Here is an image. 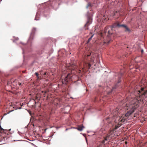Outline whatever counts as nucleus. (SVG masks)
I'll use <instances>...</instances> for the list:
<instances>
[{
  "label": "nucleus",
  "instance_id": "2",
  "mask_svg": "<svg viewBox=\"0 0 147 147\" xmlns=\"http://www.w3.org/2000/svg\"><path fill=\"white\" fill-rule=\"evenodd\" d=\"M115 134L113 133V132L111 131L108 135L105 138V140H110L114 136Z\"/></svg>",
  "mask_w": 147,
  "mask_h": 147
},
{
  "label": "nucleus",
  "instance_id": "15",
  "mask_svg": "<svg viewBox=\"0 0 147 147\" xmlns=\"http://www.w3.org/2000/svg\"><path fill=\"white\" fill-rule=\"evenodd\" d=\"M0 129H1V130H2V131H3L4 130V129L3 128H2L1 127V126H0Z\"/></svg>",
  "mask_w": 147,
  "mask_h": 147
},
{
  "label": "nucleus",
  "instance_id": "8",
  "mask_svg": "<svg viewBox=\"0 0 147 147\" xmlns=\"http://www.w3.org/2000/svg\"><path fill=\"white\" fill-rule=\"evenodd\" d=\"M92 5L90 3H88L87 6H86V8L88 9L89 7H92Z\"/></svg>",
  "mask_w": 147,
  "mask_h": 147
},
{
  "label": "nucleus",
  "instance_id": "1",
  "mask_svg": "<svg viewBox=\"0 0 147 147\" xmlns=\"http://www.w3.org/2000/svg\"><path fill=\"white\" fill-rule=\"evenodd\" d=\"M144 88H141L140 90H136L134 93L137 94L135 98L131 100L130 104L132 105L131 109L125 114V116L128 117L131 115L139 107V102L141 100L142 98H147V90L143 91Z\"/></svg>",
  "mask_w": 147,
  "mask_h": 147
},
{
  "label": "nucleus",
  "instance_id": "20",
  "mask_svg": "<svg viewBox=\"0 0 147 147\" xmlns=\"http://www.w3.org/2000/svg\"><path fill=\"white\" fill-rule=\"evenodd\" d=\"M105 143V141L104 140H103L102 141V143L104 144V143Z\"/></svg>",
  "mask_w": 147,
  "mask_h": 147
},
{
  "label": "nucleus",
  "instance_id": "12",
  "mask_svg": "<svg viewBox=\"0 0 147 147\" xmlns=\"http://www.w3.org/2000/svg\"><path fill=\"white\" fill-rule=\"evenodd\" d=\"M122 75V74L121 73H120L119 74V78L120 79L121 78V76Z\"/></svg>",
  "mask_w": 147,
  "mask_h": 147
},
{
  "label": "nucleus",
  "instance_id": "16",
  "mask_svg": "<svg viewBox=\"0 0 147 147\" xmlns=\"http://www.w3.org/2000/svg\"><path fill=\"white\" fill-rule=\"evenodd\" d=\"M14 110H11V111H10L8 113H7V114H6V115H7V114H9V113H10V112L13 111Z\"/></svg>",
  "mask_w": 147,
  "mask_h": 147
},
{
  "label": "nucleus",
  "instance_id": "5",
  "mask_svg": "<svg viewBox=\"0 0 147 147\" xmlns=\"http://www.w3.org/2000/svg\"><path fill=\"white\" fill-rule=\"evenodd\" d=\"M126 25L125 24H117V26L119 28L122 27L124 28Z\"/></svg>",
  "mask_w": 147,
  "mask_h": 147
},
{
  "label": "nucleus",
  "instance_id": "4",
  "mask_svg": "<svg viewBox=\"0 0 147 147\" xmlns=\"http://www.w3.org/2000/svg\"><path fill=\"white\" fill-rule=\"evenodd\" d=\"M84 128V126L82 125H78L77 127L76 128L78 130L81 131H82L83 128Z\"/></svg>",
  "mask_w": 147,
  "mask_h": 147
},
{
  "label": "nucleus",
  "instance_id": "17",
  "mask_svg": "<svg viewBox=\"0 0 147 147\" xmlns=\"http://www.w3.org/2000/svg\"><path fill=\"white\" fill-rule=\"evenodd\" d=\"M88 66H89V68H90L91 66V64L89 63L88 64Z\"/></svg>",
  "mask_w": 147,
  "mask_h": 147
},
{
  "label": "nucleus",
  "instance_id": "25",
  "mask_svg": "<svg viewBox=\"0 0 147 147\" xmlns=\"http://www.w3.org/2000/svg\"><path fill=\"white\" fill-rule=\"evenodd\" d=\"M9 130V131H11V129H10Z\"/></svg>",
  "mask_w": 147,
  "mask_h": 147
},
{
  "label": "nucleus",
  "instance_id": "3",
  "mask_svg": "<svg viewBox=\"0 0 147 147\" xmlns=\"http://www.w3.org/2000/svg\"><path fill=\"white\" fill-rule=\"evenodd\" d=\"M87 18L88 21L87 22V24L89 23V24H91L92 23V18L91 16H90L89 12H88L87 13Z\"/></svg>",
  "mask_w": 147,
  "mask_h": 147
},
{
  "label": "nucleus",
  "instance_id": "10",
  "mask_svg": "<svg viewBox=\"0 0 147 147\" xmlns=\"http://www.w3.org/2000/svg\"><path fill=\"white\" fill-rule=\"evenodd\" d=\"M116 26H117V24H114L112 25V26L111 27V30H112L113 28H115Z\"/></svg>",
  "mask_w": 147,
  "mask_h": 147
},
{
  "label": "nucleus",
  "instance_id": "21",
  "mask_svg": "<svg viewBox=\"0 0 147 147\" xmlns=\"http://www.w3.org/2000/svg\"><path fill=\"white\" fill-rule=\"evenodd\" d=\"M18 84L19 85H21V83H18Z\"/></svg>",
  "mask_w": 147,
  "mask_h": 147
},
{
  "label": "nucleus",
  "instance_id": "19",
  "mask_svg": "<svg viewBox=\"0 0 147 147\" xmlns=\"http://www.w3.org/2000/svg\"><path fill=\"white\" fill-rule=\"evenodd\" d=\"M21 107H20V108H16V109H21Z\"/></svg>",
  "mask_w": 147,
  "mask_h": 147
},
{
  "label": "nucleus",
  "instance_id": "24",
  "mask_svg": "<svg viewBox=\"0 0 147 147\" xmlns=\"http://www.w3.org/2000/svg\"><path fill=\"white\" fill-rule=\"evenodd\" d=\"M19 140H14V141H19Z\"/></svg>",
  "mask_w": 147,
  "mask_h": 147
},
{
  "label": "nucleus",
  "instance_id": "13",
  "mask_svg": "<svg viewBox=\"0 0 147 147\" xmlns=\"http://www.w3.org/2000/svg\"><path fill=\"white\" fill-rule=\"evenodd\" d=\"M112 30H109L108 31V34L109 35L111 34H112V32H111V31Z\"/></svg>",
  "mask_w": 147,
  "mask_h": 147
},
{
  "label": "nucleus",
  "instance_id": "22",
  "mask_svg": "<svg viewBox=\"0 0 147 147\" xmlns=\"http://www.w3.org/2000/svg\"><path fill=\"white\" fill-rule=\"evenodd\" d=\"M109 119V117H107L106 118V120H107Z\"/></svg>",
  "mask_w": 147,
  "mask_h": 147
},
{
  "label": "nucleus",
  "instance_id": "27",
  "mask_svg": "<svg viewBox=\"0 0 147 147\" xmlns=\"http://www.w3.org/2000/svg\"><path fill=\"white\" fill-rule=\"evenodd\" d=\"M65 130H66V131L67 130V129H66Z\"/></svg>",
  "mask_w": 147,
  "mask_h": 147
},
{
  "label": "nucleus",
  "instance_id": "6",
  "mask_svg": "<svg viewBox=\"0 0 147 147\" xmlns=\"http://www.w3.org/2000/svg\"><path fill=\"white\" fill-rule=\"evenodd\" d=\"M125 29V32H130L131 30H130L129 28L126 25L125 26V28H124Z\"/></svg>",
  "mask_w": 147,
  "mask_h": 147
},
{
  "label": "nucleus",
  "instance_id": "23",
  "mask_svg": "<svg viewBox=\"0 0 147 147\" xmlns=\"http://www.w3.org/2000/svg\"><path fill=\"white\" fill-rule=\"evenodd\" d=\"M141 45V46H143V44H141V45Z\"/></svg>",
  "mask_w": 147,
  "mask_h": 147
},
{
  "label": "nucleus",
  "instance_id": "9",
  "mask_svg": "<svg viewBox=\"0 0 147 147\" xmlns=\"http://www.w3.org/2000/svg\"><path fill=\"white\" fill-rule=\"evenodd\" d=\"M27 144H28V146H34V144L30 142H27Z\"/></svg>",
  "mask_w": 147,
  "mask_h": 147
},
{
  "label": "nucleus",
  "instance_id": "18",
  "mask_svg": "<svg viewBox=\"0 0 147 147\" xmlns=\"http://www.w3.org/2000/svg\"><path fill=\"white\" fill-rule=\"evenodd\" d=\"M144 52V50L142 49H141V52L142 53H143Z\"/></svg>",
  "mask_w": 147,
  "mask_h": 147
},
{
  "label": "nucleus",
  "instance_id": "7",
  "mask_svg": "<svg viewBox=\"0 0 147 147\" xmlns=\"http://www.w3.org/2000/svg\"><path fill=\"white\" fill-rule=\"evenodd\" d=\"M120 82H121V81L120 80H119L118 81V82L116 84V85L115 86V87H114L112 89V90H113L114 89L116 88V87L117 86V85Z\"/></svg>",
  "mask_w": 147,
  "mask_h": 147
},
{
  "label": "nucleus",
  "instance_id": "14",
  "mask_svg": "<svg viewBox=\"0 0 147 147\" xmlns=\"http://www.w3.org/2000/svg\"><path fill=\"white\" fill-rule=\"evenodd\" d=\"M35 74L36 75L37 77L38 78H39V76H38V73H37V72H36L35 73Z\"/></svg>",
  "mask_w": 147,
  "mask_h": 147
},
{
  "label": "nucleus",
  "instance_id": "11",
  "mask_svg": "<svg viewBox=\"0 0 147 147\" xmlns=\"http://www.w3.org/2000/svg\"><path fill=\"white\" fill-rule=\"evenodd\" d=\"M94 34L92 35L91 36H90L88 39V42H89L92 39L93 36Z\"/></svg>",
  "mask_w": 147,
  "mask_h": 147
},
{
  "label": "nucleus",
  "instance_id": "26",
  "mask_svg": "<svg viewBox=\"0 0 147 147\" xmlns=\"http://www.w3.org/2000/svg\"><path fill=\"white\" fill-rule=\"evenodd\" d=\"M65 81H66V79H65Z\"/></svg>",
  "mask_w": 147,
  "mask_h": 147
}]
</instances>
